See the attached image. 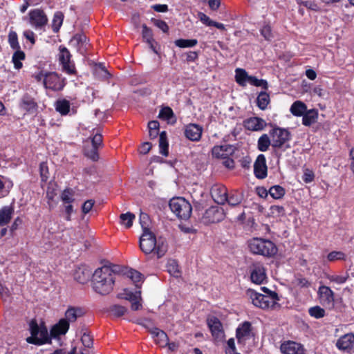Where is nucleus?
I'll list each match as a JSON object with an SVG mask.
<instances>
[{"instance_id":"obj_1","label":"nucleus","mask_w":354,"mask_h":354,"mask_svg":"<svg viewBox=\"0 0 354 354\" xmlns=\"http://www.w3.org/2000/svg\"><path fill=\"white\" fill-rule=\"evenodd\" d=\"M115 279V272L110 266H104L96 269L93 274V288L100 295H108L113 289Z\"/></svg>"},{"instance_id":"obj_2","label":"nucleus","mask_w":354,"mask_h":354,"mask_svg":"<svg viewBox=\"0 0 354 354\" xmlns=\"http://www.w3.org/2000/svg\"><path fill=\"white\" fill-rule=\"evenodd\" d=\"M139 243L140 250L145 254L153 252L158 258L162 257L167 250L166 244L160 240L157 241L155 235L147 227H144Z\"/></svg>"},{"instance_id":"obj_3","label":"nucleus","mask_w":354,"mask_h":354,"mask_svg":"<svg viewBox=\"0 0 354 354\" xmlns=\"http://www.w3.org/2000/svg\"><path fill=\"white\" fill-rule=\"evenodd\" d=\"M248 246L252 254L266 257H272L278 251L276 245L272 241L259 237L249 239Z\"/></svg>"},{"instance_id":"obj_4","label":"nucleus","mask_w":354,"mask_h":354,"mask_svg":"<svg viewBox=\"0 0 354 354\" xmlns=\"http://www.w3.org/2000/svg\"><path fill=\"white\" fill-rule=\"evenodd\" d=\"M266 295L259 293L255 291L250 292V297L252 304L262 309L273 308L279 301L278 295L276 292L270 291L267 288H261Z\"/></svg>"},{"instance_id":"obj_5","label":"nucleus","mask_w":354,"mask_h":354,"mask_svg":"<svg viewBox=\"0 0 354 354\" xmlns=\"http://www.w3.org/2000/svg\"><path fill=\"white\" fill-rule=\"evenodd\" d=\"M30 337L26 339L30 344L41 345L49 340L48 330L44 326H39L35 320H31L29 323Z\"/></svg>"},{"instance_id":"obj_6","label":"nucleus","mask_w":354,"mask_h":354,"mask_svg":"<svg viewBox=\"0 0 354 354\" xmlns=\"http://www.w3.org/2000/svg\"><path fill=\"white\" fill-rule=\"evenodd\" d=\"M171 210L180 218L187 219L192 214V205L184 198L178 197L169 201Z\"/></svg>"},{"instance_id":"obj_7","label":"nucleus","mask_w":354,"mask_h":354,"mask_svg":"<svg viewBox=\"0 0 354 354\" xmlns=\"http://www.w3.org/2000/svg\"><path fill=\"white\" fill-rule=\"evenodd\" d=\"M58 59L62 66V70L68 74L72 75L75 73V67L73 61L71 60V55L66 47H59Z\"/></svg>"},{"instance_id":"obj_8","label":"nucleus","mask_w":354,"mask_h":354,"mask_svg":"<svg viewBox=\"0 0 354 354\" xmlns=\"http://www.w3.org/2000/svg\"><path fill=\"white\" fill-rule=\"evenodd\" d=\"M64 81L55 72H46L44 87L53 91H59L64 86Z\"/></svg>"},{"instance_id":"obj_9","label":"nucleus","mask_w":354,"mask_h":354,"mask_svg":"<svg viewBox=\"0 0 354 354\" xmlns=\"http://www.w3.org/2000/svg\"><path fill=\"white\" fill-rule=\"evenodd\" d=\"M290 140V133L288 130L275 128L272 132V145L275 148H280Z\"/></svg>"},{"instance_id":"obj_10","label":"nucleus","mask_w":354,"mask_h":354,"mask_svg":"<svg viewBox=\"0 0 354 354\" xmlns=\"http://www.w3.org/2000/svg\"><path fill=\"white\" fill-rule=\"evenodd\" d=\"M207 324L212 336L216 339L222 340L224 338L223 325L217 317L214 316L209 317L207 319Z\"/></svg>"},{"instance_id":"obj_11","label":"nucleus","mask_w":354,"mask_h":354,"mask_svg":"<svg viewBox=\"0 0 354 354\" xmlns=\"http://www.w3.org/2000/svg\"><path fill=\"white\" fill-rule=\"evenodd\" d=\"M250 278L253 283L261 284L266 280V272L263 265L254 263L251 266Z\"/></svg>"},{"instance_id":"obj_12","label":"nucleus","mask_w":354,"mask_h":354,"mask_svg":"<svg viewBox=\"0 0 354 354\" xmlns=\"http://www.w3.org/2000/svg\"><path fill=\"white\" fill-rule=\"evenodd\" d=\"M30 23L35 28L44 26L48 22V18L44 12L39 9H35L29 12Z\"/></svg>"},{"instance_id":"obj_13","label":"nucleus","mask_w":354,"mask_h":354,"mask_svg":"<svg viewBox=\"0 0 354 354\" xmlns=\"http://www.w3.org/2000/svg\"><path fill=\"white\" fill-rule=\"evenodd\" d=\"M211 195L216 203L224 205L227 201V188L223 185H214L211 189Z\"/></svg>"},{"instance_id":"obj_14","label":"nucleus","mask_w":354,"mask_h":354,"mask_svg":"<svg viewBox=\"0 0 354 354\" xmlns=\"http://www.w3.org/2000/svg\"><path fill=\"white\" fill-rule=\"evenodd\" d=\"M267 171L266 157L263 154H259L254 164L255 176L259 179H263L267 176Z\"/></svg>"},{"instance_id":"obj_15","label":"nucleus","mask_w":354,"mask_h":354,"mask_svg":"<svg viewBox=\"0 0 354 354\" xmlns=\"http://www.w3.org/2000/svg\"><path fill=\"white\" fill-rule=\"evenodd\" d=\"M281 351L283 354H304V346L293 341H287L281 344Z\"/></svg>"},{"instance_id":"obj_16","label":"nucleus","mask_w":354,"mask_h":354,"mask_svg":"<svg viewBox=\"0 0 354 354\" xmlns=\"http://www.w3.org/2000/svg\"><path fill=\"white\" fill-rule=\"evenodd\" d=\"M223 218V211L218 207H210L205 211L204 214V219L207 223H218Z\"/></svg>"},{"instance_id":"obj_17","label":"nucleus","mask_w":354,"mask_h":354,"mask_svg":"<svg viewBox=\"0 0 354 354\" xmlns=\"http://www.w3.org/2000/svg\"><path fill=\"white\" fill-rule=\"evenodd\" d=\"M243 126L248 130L258 131L264 129L266 126V122L260 118L252 117L244 120Z\"/></svg>"},{"instance_id":"obj_18","label":"nucleus","mask_w":354,"mask_h":354,"mask_svg":"<svg viewBox=\"0 0 354 354\" xmlns=\"http://www.w3.org/2000/svg\"><path fill=\"white\" fill-rule=\"evenodd\" d=\"M203 128L196 124H189L185 127V135L192 141H198L202 135Z\"/></svg>"},{"instance_id":"obj_19","label":"nucleus","mask_w":354,"mask_h":354,"mask_svg":"<svg viewBox=\"0 0 354 354\" xmlns=\"http://www.w3.org/2000/svg\"><path fill=\"white\" fill-rule=\"evenodd\" d=\"M251 337V324L245 322L236 329V338L239 344H245Z\"/></svg>"},{"instance_id":"obj_20","label":"nucleus","mask_w":354,"mask_h":354,"mask_svg":"<svg viewBox=\"0 0 354 354\" xmlns=\"http://www.w3.org/2000/svg\"><path fill=\"white\" fill-rule=\"evenodd\" d=\"M69 326L67 320L62 318L51 328L50 335L54 338L64 335L68 332Z\"/></svg>"},{"instance_id":"obj_21","label":"nucleus","mask_w":354,"mask_h":354,"mask_svg":"<svg viewBox=\"0 0 354 354\" xmlns=\"http://www.w3.org/2000/svg\"><path fill=\"white\" fill-rule=\"evenodd\" d=\"M212 156L217 158H226L234 153V148L230 145L215 146L212 150Z\"/></svg>"},{"instance_id":"obj_22","label":"nucleus","mask_w":354,"mask_h":354,"mask_svg":"<svg viewBox=\"0 0 354 354\" xmlns=\"http://www.w3.org/2000/svg\"><path fill=\"white\" fill-rule=\"evenodd\" d=\"M336 346L342 351H350L354 346V334L347 333L341 337L336 343Z\"/></svg>"},{"instance_id":"obj_23","label":"nucleus","mask_w":354,"mask_h":354,"mask_svg":"<svg viewBox=\"0 0 354 354\" xmlns=\"http://www.w3.org/2000/svg\"><path fill=\"white\" fill-rule=\"evenodd\" d=\"M318 295L321 302L324 305H330L332 304L334 301V292L328 286H320L319 288Z\"/></svg>"},{"instance_id":"obj_24","label":"nucleus","mask_w":354,"mask_h":354,"mask_svg":"<svg viewBox=\"0 0 354 354\" xmlns=\"http://www.w3.org/2000/svg\"><path fill=\"white\" fill-rule=\"evenodd\" d=\"M149 331L156 344L160 347L167 346L169 338L165 332L158 328H153Z\"/></svg>"},{"instance_id":"obj_25","label":"nucleus","mask_w":354,"mask_h":354,"mask_svg":"<svg viewBox=\"0 0 354 354\" xmlns=\"http://www.w3.org/2000/svg\"><path fill=\"white\" fill-rule=\"evenodd\" d=\"M72 46H75L77 50L83 54L86 50L88 45L87 37L84 34H77L71 39L70 41Z\"/></svg>"},{"instance_id":"obj_26","label":"nucleus","mask_w":354,"mask_h":354,"mask_svg":"<svg viewBox=\"0 0 354 354\" xmlns=\"http://www.w3.org/2000/svg\"><path fill=\"white\" fill-rule=\"evenodd\" d=\"M318 115V111L317 109H313L306 110L304 114L302 115V124L304 126L310 127L317 122Z\"/></svg>"},{"instance_id":"obj_27","label":"nucleus","mask_w":354,"mask_h":354,"mask_svg":"<svg viewBox=\"0 0 354 354\" xmlns=\"http://www.w3.org/2000/svg\"><path fill=\"white\" fill-rule=\"evenodd\" d=\"M84 311L80 308L71 307L67 309L65 313V317L64 319H66L68 323L70 324L71 322H75L78 317L83 315Z\"/></svg>"},{"instance_id":"obj_28","label":"nucleus","mask_w":354,"mask_h":354,"mask_svg":"<svg viewBox=\"0 0 354 354\" xmlns=\"http://www.w3.org/2000/svg\"><path fill=\"white\" fill-rule=\"evenodd\" d=\"M14 212L12 207L5 206L0 209V225L3 226L8 224Z\"/></svg>"},{"instance_id":"obj_29","label":"nucleus","mask_w":354,"mask_h":354,"mask_svg":"<svg viewBox=\"0 0 354 354\" xmlns=\"http://www.w3.org/2000/svg\"><path fill=\"white\" fill-rule=\"evenodd\" d=\"M306 110V105L301 101L295 102L290 109L291 113L297 117L302 116Z\"/></svg>"},{"instance_id":"obj_30","label":"nucleus","mask_w":354,"mask_h":354,"mask_svg":"<svg viewBox=\"0 0 354 354\" xmlns=\"http://www.w3.org/2000/svg\"><path fill=\"white\" fill-rule=\"evenodd\" d=\"M20 107L28 112H33L36 110L37 104L30 97L24 96L20 103Z\"/></svg>"},{"instance_id":"obj_31","label":"nucleus","mask_w":354,"mask_h":354,"mask_svg":"<svg viewBox=\"0 0 354 354\" xmlns=\"http://www.w3.org/2000/svg\"><path fill=\"white\" fill-rule=\"evenodd\" d=\"M124 274L135 283L137 288L140 287L139 283L143 281L142 274L136 270L129 269L125 272Z\"/></svg>"},{"instance_id":"obj_32","label":"nucleus","mask_w":354,"mask_h":354,"mask_svg":"<svg viewBox=\"0 0 354 354\" xmlns=\"http://www.w3.org/2000/svg\"><path fill=\"white\" fill-rule=\"evenodd\" d=\"M159 148H160V153L165 156H167L169 153V144L167 141V133L165 131H162L160 133L159 136Z\"/></svg>"},{"instance_id":"obj_33","label":"nucleus","mask_w":354,"mask_h":354,"mask_svg":"<svg viewBox=\"0 0 354 354\" xmlns=\"http://www.w3.org/2000/svg\"><path fill=\"white\" fill-rule=\"evenodd\" d=\"M235 78L236 82L241 86H245L250 75L242 68H236L235 71Z\"/></svg>"},{"instance_id":"obj_34","label":"nucleus","mask_w":354,"mask_h":354,"mask_svg":"<svg viewBox=\"0 0 354 354\" xmlns=\"http://www.w3.org/2000/svg\"><path fill=\"white\" fill-rule=\"evenodd\" d=\"M74 191L71 188L65 189L60 195V198L63 204H72L74 201Z\"/></svg>"},{"instance_id":"obj_35","label":"nucleus","mask_w":354,"mask_h":354,"mask_svg":"<svg viewBox=\"0 0 354 354\" xmlns=\"http://www.w3.org/2000/svg\"><path fill=\"white\" fill-rule=\"evenodd\" d=\"M136 216L133 213L127 212L124 214H122L120 216V223L122 225L124 226L126 228H129L132 226L133 222L135 220Z\"/></svg>"},{"instance_id":"obj_36","label":"nucleus","mask_w":354,"mask_h":354,"mask_svg":"<svg viewBox=\"0 0 354 354\" xmlns=\"http://www.w3.org/2000/svg\"><path fill=\"white\" fill-rule=\"evenodd\" d=\"M55 109L61 115H66L70 110V102L66 100H57L55 103Z\"/></svg>"},{"instance_id":"obj_37","label":"nucleus","mask_w":354,"mask_h":354,"mask_svg":"<svg viewBox=\"0 0 354 354\" xmlns=\"http://www.w3.org/2000/svg\"><path fill=\"white\" fill-rule=\"evenodd\" d=\"M242 201V196L240 193L234 192L227 195V201L229 205L234 207L239 205Z\"/></svg>"},{"instance_id":"obj_38","label":"nucleus","mask_w":354,"mask_h":354,"mask_svg":"<svg viewBox=\"0 0 354 354\" xmlns=\"http://www.w3.org/2000/svg\"><path fill=\"white\" fill-rule=\"evenodd\" d=\"M270 96L266 92H261L257 99V103L259 108L265 110L270 103Z\"/></svg>"},{"instance_id":"obj_39","label":"nucleus","mask_w":354,"mask_h":354,"mask_svg":"<svg viewBox=\"0 0 354 354\" xmlns=\"http://www.w3.org/2000/svg\"><path fill=\"white\" fill-rule=\"evenodd\" d=\"M167 270L171 276L174 277H179L180 276L178 265L175 260H169L167 262Z\"/></svg>"},{"instance_id":"obj_40","label":"nucleus","mask_w":354,"mask_h":354,"mask_svg":"<svg viewBox=\"0 0 354 354\" xmlns=\"http://www.w3.org/2000/svg\"><path fill=\"white\" fill-rule=\"evenodd\" d=\"M64 15L61 12H57L55 13L52 21V28L55 32L59 31L62 25Z\"/></svg>"},{"instance_id":"obj_41","label":"nucleus","mask_w":354,"mask_h":354,"mask_svg":"<svg viewBox=\"0 0 354 354\" xmlns=\"http://www.w3.org/2000/svg\"><path fill=\"white\" fill-rule=\"evenodd\" d=\"M270 145L271 141L267 134H263L258 140V149L261 151H266Z\"/></svg>"},{"instance_id":"obj_42","label":"nucleus","mask_w":354,"mask_h":354,"mask_svg":"<svg viewBox=\"0 0 354 354\" xmlns=\"http://www.w3.org/2000/svg\"><path fill=\"white\" fill-rule=\"evenodd\" d=\"M140 291H138L136 293L132 292L129 289L125 288L122 292L118 295V297L120 299H124L126 300L133 301L136 297H140Z\"/></svg>"},{"instance_id":"obj_43","label":"nucleus","mask_w":354,"mask_h":354,"mask_svg":"<svg viewBox=\"0 0 354 354\" xmlns=\"http://www.w3.org/2000/svg\"><path fill=\"white\" fill-rule=\"evenodd\" d=\"M175 45L179 48H191L195 46L198 44V41L195 39H179L174 41Z\"/></svg>"},{"instance_id":"obj_44","label":"nucleus","mask_w":354,"mask_h":354,"mask_svg":"<svg viewBox=\"0 0 354 354\" xmlns=\"http://www.w3.org/2000/svg\"><path fill=\"white\" fill-rule=\"evenodd\" d=\"M25 59V54L23 51L17 50L12 55V62L16 69H20L22 67L21 60Z\"/></svg>"},{"instance_id":"obj_45","label":"nucleus","mask_w":354,"mask_h":354,"mask_svg":"<svg viewBox=\"0 0 354 354\" xmlns=\"http://www.w3.org/2000/svg\"><path fill=\"white\" fill-rule=\"evenodd\" d=\"M269 193L273 198L279 199L284 196L285 189L279 185H274L270 188Z\"/></svg>"},{"instance_id":"obj_46","label":"nucleus","mask_w":354,"mask_h":354,"mask_svg":"<svg viewBox=\"0 0 354 354\" xmlns=\"http://www.w3.org/2000/svg\"><path fill=\"white\" fill-rule=\"evenodd\" d=\"M98 149L91 146H85L84 154L86 157L91 159L93 161H96L99 159Z\"/></svg>"},{"instance_id":"obj_47","label":"nucleus","mask_w":354,"mask_h":354,"mask_svg":"<svg viewBox=\"0 0 354 354\" xmlns=\"http://www.w3.org/2000/svg\"><path fill=\"white\" fill-rule=\"evenodd\" d=\"M327 279L330 281L337 284L344 283L349 277V274L346 273L344 275L329 274L327 275Z\"/></svg>"},{"instance_id":"obj_48","label":"nucleus","mask_w":354,"mask_h":354,"mask_svg":"<svg viewBox=\"0 0 354 354\" xmlns=\"http://www.w3.org/2000/svg\"><path fill=\"white\" fill-rule=\"evenodd\" d=\"M142 36L143 39L147 43H151L152 41H154L153 37V33L151 28H148L145 24H143L142 26Z\"/></svg>"},{"instance_id":"obj_49","label":"nucleus","mask_w":354,"mask_h":354,"mask_svg":"<svg viewBox=\"0 0 354 354\" xmlns=\"http://www.w3.org/2000/svg\"><path fill=\"white\" fill-rule=\"evenodd\" d=\"M247 83L255 86H260L266 89L268 88V82L266 80H259L254 76L250 75Z\"/></svg>"},{"instance_id":"obj_50","label":"nucleus","mask_w":354,"mask_h":354,"mask_svg":"<svg viewBox=\"0 0 354 354\" xmlns=\"http://www.w3.org/2000/svg\"><path fill=\"white\" fill-rule=\"evenodd\" d=\"M90 273L86 269L82 270L79 269L75 273V279L82 283H84L86 280L88 279Z\"/></svg>"},{"instance_id":"obj_51","label":"nucleus","mask_w":354,"mask_h":354,"mask_svg":"<svg viewBox=\"0 0 354 354\" xmlns=\"http://www.w3.org/2000/svg\"><path fill=\"white\" fill-rule=\"evenodd\" d=\"M308 312L310 316L317 319H319L325 316V310L318 306L310 308Z\"/></svg>"},{"instance_id":"obj_52","label":"nucleus","mask_w":354,"mask_h":354,"mask_svg":"<svg viewBox=\"0 0 354 354\" xmlns=\"http://www.w3.org/2000/svg\"><path fill=\"white\" fill-rule=\"evenodd\" d=\"M346 257V254L341 251H333L330 252L327 256V259L329 261H335L337 260H345Z\"/></svg>"},{"instance_id":"obj_53","label":"nucleus","mask_w":354,"mask_h":354,"mask_svg":"<svg viewBox=\"0 0 354 354\" xmlns=\"http://www.w3.org/2000/svg\"><path fill=\"white\" fill-rule=\"evenodd\" d=\"M8 42L10 47L14 50H19L20 46L18 42L17 35L15 32H10L8 35Z\"/></svg>"},{"instance_id":"obj_54","label":"nucleus","mask_w":354,"mask_h":354,"mask_svg":"<svg viewBox=\"0 0 354 354\" xmlns=\"http://www.w3.org/2000/svg\"><path fill=\"white\" fill-rule=\"evenodd\" d=\"M110 312L115 317H121L127 312V308L119 305H114L111 307Z\"/></svg>"},{"instance_id":"obj_55","label":"nucleus","mask_w":354,"mask_h":354,"mask_svg":"<svg viewBox=\"0 0 354 354\" xmlns=\"http://www.w3.org/2000/svg\"><path fill=\"white\" fill-rule=\"evenodd\" d=\"M39 170L41 180L44 182L47 181L49 178L50 174L46 162H43L40 164Z\"/></svg>"},{"instance_id":"obj_56","label":"nucleus","mask_w":354,"mask_h":354,"mask_svg":"<svg viewBox=\"0 0 354 354\" xmlns=\"http://www.w3.org/2000/svg\"><path fill=\"white\" fill-rule=\"evenodd\" d=\"M270 210L273 216L280 217L285 215V209L283 207L280 205H272Z\"/></svg>"},{"instance_id":"obj_57","label":"nucleus","mask_w":354,"mask_h":354,"mask_svg":"<svg viewBox=\"0 0 354 354\" xmlns=\"http://www.w3.org/2000/svg\"><path fill=\"white\" fill-rule=\"evenodd\" d=\"M63 214L65 220L69 221L71 220V214L73 212V206L72 204H62Z\"/></svg>"},{"instance_id":"obj_58","label":"nucleus","mask_w":354,"mask_h":354,"mask_svg":"<svg viewBox=\"0 0 354 354\" xmlns=\"http://www.w3.org/2000/svg\"><path fill=\"white\" fill-rule=\"evenodd\" d=\"M261 34L265 38V39L270 41L272 39L273 35L270 26L266 24L264 25L261 29Z\"/></svg>"},{"instance_id":"obj_59","label":"nucleus","mask_w":354,"mask_h":354,"mask_svg":"<svg viewBox=\"0 0 354 354\" xmlns=\"http://www.w3.org/2000/svg\"><path fill=\"white\" fill-rule=\"evenodd\" d=\"M173 116V111L169 107H165L160 110L159 117L164 120H169Z\"/></svg>"},{"instance_id":"obj_60","label":"nucleus","mask_w":354,"mask_h":354,"mask_svg":"<svg viewBox=\"0 0 354 354\" xmlns=\"http://www.w3.org/2000/svg\"><path fill=\"white\" fill-rule=\"evenodd\" d=\"M314 172L309 169H305L304 171L303 180L306 183H310L314 180Z\"/></svg>"},{"instance_id":"obj_61","label":"nucleus","mask_w":354,"mask_h":354,"mask_svg":"<svg viewBox=\"0 0 354 354\" xmlns=\"http://www.w3.org/2000/svg\"><path fill=\"white\" fill-rule=\"evenodd\" d=\"M91 145L97 149L102 146V136L101 134L96 133L91 139Z\"/></svg>"},{"instance_id":"obj_62","label":"nucleus","mask_w":354,"mask_h":354,"mask_svg":"<svg viewBox=\"0 0 354 354\" xmlns=\"http://www.w3.org/2000/svg\"><path fill=\"white\" fill-rule=\"evenodd\" d=\"M153 24L160 29L164 32H167L169 30V27L165 21L160 19H152Z\"/></svg>"},{"instance_id":"obj_63","label":"nucleus","mask_w":354,"mask_h":354,"mask_svg":"<svg viewBox=\"0 0 354 354\" xmlns=\"http://www.w3.org/2000/svg\"><path fill=\"white\" fill-rule=\"evenodd\" d=\"M81 341L85 347L91 348L93 346V339L89 334L84 333L81 337Z\"/></svg>"},{"instance_id":"obj_64","label":"nucleus","mask_w":354,"mask_h":354,"mask_svg":"<svg viewBox=\"0 0 354 354\" xmlns=\"http://www.w3.org/2000/svg\"><path fill=\"white\" fill-rule=\"evenodd\" d=\"M95 204V201L93 200H87L84 203L82 207V211L84 214H88L93 208Z\"/></svg>"}]
</instances>
